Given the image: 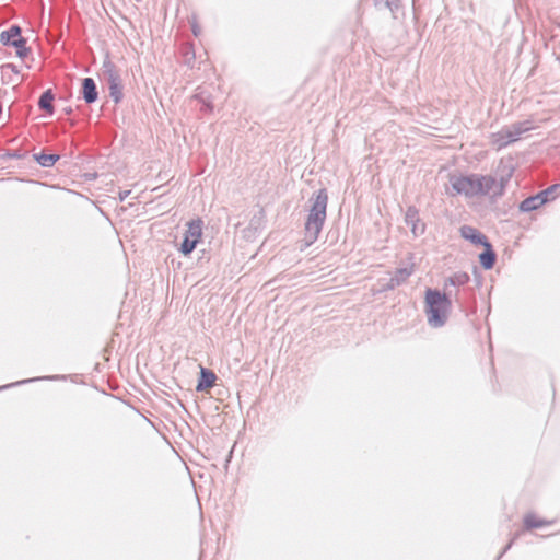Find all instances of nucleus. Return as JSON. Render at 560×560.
<instances>
[{
  "label": "nucleus",
  "mask_w": 560,
  "mask_h": 560,
  "mask_svg": "<svg viewBox=\"0 0 560 560\" xmlns=\"http://www.w3.org/2000/svg\"><path fill=\"white\" fill-rule=\"evenodd\" d=\"M36 162L45 168L51 167L58 160L59 155L57 154H39L35 156Z\"/></svg>",
  "instance_id": "2eb2a0df"
},
{
  "label": "nucleus",
  "mask_w": 560,
  "mask_h": 560,
  "mask_svg": "<svg viewBox=\"0 0 560 560\" xmlns=\"http://www.w3.org/2000/svg\"><path fill=\"white\" fill-rule=\"evenodd\" d=\"M514 539H512L500 552V555L497 557V560L501 559L503 555L512 547Z\"/></svg>",
  "instance_id": "6ab92c4d"
},
{
  "label": "nucleus",
  "mask_w": 560,
  "mask_h": 560,
  "mask_svg": "<svg viewBox=\"0 0 560 560\" xmlns=\"http://www.w3.org/2000/svg\"><path fill=\"white\" fill-rule=\"evenodd\" d=\"M405 222L410 228L413 237H420L425 233V223L421 220L415 208H408L405 213Z\"/></svg>",
  "instance_id": "423d86ee"
},
{
  "label": "nucleus",
  "mask_w": 560,
  "mask_h": 560,
  "mask_svg": "<svg viewBox=\"0 0 560 560\" xmlns=\"http://www.w3.org/2000/svg\"><path fill=\"white\" fill-rule=\"evenodd\" d=\"M495 254L490 245L483 246V252L479 255V261L485 269H490L493 266Z\"/></svg>",
  "instance_id": "9b49d317"
},
{
  "label": "nucleus",
  "mask_w": 560,
  "mask_h": 560,
  "mask_svg": "<svg viewBox=\"0 0 560 560\" xmlns=\"http://www.w3.org/2000/svg\"><path fill=\"white\" fill-rule=\"evenodd\" d=\"M52 101H54V94L50 90H47L42 94V96L39 98V103H38L39 107L51 115L54 113Z\"/></svg>",
  "instance_id": "4468645a"
},
{
  "label": "nucleus",
  "mask_w": 560,
  "mask_h": 560,
  "mask_svg": "<svg viewBox=\"0 0 560 560\" xmlns=\"http://www.w3.org/2000/svg\"><path fill=\"white\" fill-rule=\"evenodd\" d=\"M540 206L538 205V199H536L534 196L526 198L520 203V211L522 212H530L536 209H538Z\"/></svg>",
  "instance_id": "dca6fc26"
},
{
  "label": "nucleus",
  "mask_w": 560,
  "mask_h": 560,
  "mask_svg": "<svg viewBox=\"0 0 560 560\" xmlns=\"http://www.w3.org/2000/svg\"><path fill=\"white\" fill-rule=\"evenodd\" d=\"M58 380H66V376H63V375L62 376H60V375H51V376L31 377V378H26V380H21V381H16V382H12V383L5 384V385H1L0 386V392L7 390L9 388L18 387V386H21V385H24V384L38 382V381H58Z\"/></svg>",
  "instance_id": "1a4fd4ad"
},
{
  "label": "nucleus",
  "mask_w": 560,
  "mask_h": 560,
  "mask_svg": "<svg viewBox=\"0 0 560 560\" xmlns=\"http://www.w3.org/2000/svg\"><path fill=\"white\" fill-rule=\"evenodd\" d=\"M109 81V95L114 103L118 104L122 100V88L120 78L108 80Z\"/></svg>",
  "instance_id": "f8f14e48"
},
{
  "label": "nucleus",
  "mask_w": 560,
  "mask_h": 560,
  "mask_svg": "<svg viewBox=\"0 0 560 560\" xmlns=\"http://www.w3.org/2000/svg\"><path fill=\"white\" fill-rule=\"evenodd\" d=\"M504 185L495 177L480 173H456L448 177L445 195L467 201L494 205L503 195Z\"/></svg>",
  "instance_id": "f257e3e1"
},
{
  "label": "nucleus",
  "mask_w": 560,
  "mask_h": 560,
  "mask_svg": "<svg viewBox=\"0 0 560 560\" xmlns=\"http://www.w3.org/2000/svg\"><path fill=\"white\" fill-rule=\"evenodd\" d=\"M27 38L22 36L19 25H12L8 30L0 33V43L5 47H11L15 51V56L20 60L28 57L31 48L26 45Z\"/></svg>",
  "instance_id": "20e7f679"
},
{
  "label": "nucleus",
  "mask_w": 560,
  "mask_h": 560,
  "mask_svg": "<svg viewBox=\"0 0 560 560\" xmlns=\"http://www.w3.org/2000/svg\"><path fill=\"white\" fill-rule=\"evenodd\" d=\"M103 67L108 75V80L117 79L119 78L118 73L115 70L114 65L110 61H105L103 63Z\"/></svg>",
  "instance_id": "f3484780"
},
{
  "label": "nucleus",
  "mask_w": 560,
  "mask_h": 560,
  "mask_svg": "<svg viewBox=\"0 0 560 560\" xmlns=\"http://www.w3.org/2000/svg\"><path fill=\"white\" fill-rule=\"evenodd\" d=\"M25 33L28 36V38H35V31L33 28H27Z\"/></svg>",
  "instance_id": "aec40b11"
},
{
  "label": "nucleus",
  "mask_w": 560,
  "mask_h": 560,
  "mask_svg": "<svg viewBox=\"0 0 560 560\" xmlns=\"http://www.w3.org/2000/svg\"><path fill=\"white\" fill-rule=\"evenodd\" d=\"M459 233L463 238H465L472 245H480L483 247L487 244H489L486 236L482 233H480L478 230H476L475 228L463 226V228H460Z\"/></svg>",
  "instance_id": "6e6552de"
},
{
  "label": "nucleus",
  "mask_w": 560,
  "mask_h": 560,
  "mask_svg": "<svg viewBox=\"0 0 560 560\" xmlns=\"http://www.w3.org/2000/svg\"><path fill=\"white\" fill-rule=\"evenodd\" d=\"M202 229L200 222H191L187 225L180 244V253L189 255L201 241Z\"/></svg>",
  "instance_id": "39448f33"
},
{
  "label": "nucleus",
  "mask_w": 560,
  "mask_h": 560,
  "mask_svg": "<svg viewBox=\"0 0 560 560\" xmlns=\"http://www.w3.org/2000/svg\"><path fill=\"white\" fill-rule=\"evenodd\" d=\"M83 98L86 103L91 104L97 100L96 85L93 79L86 78L82 83Z\"/></svg>",
  "instance_id": "9d476101"
},
{
  "label": "nucleus",
  "mask_w": 560,
  "mask_h": 560,
  "mask_svg": "<svg viewBox=\"0 0 560 560\" xmlns=\"http://www.w3.org/2000/svg\"><path fill=\"white\" fill-rule=\"evenodd\" d=\"M548 195H549V190H544V191L535 195L534 197L536 199H538V205L541 207L542 205H545L547 202Z\"/></svg>",
  "instance_id": "a211bd4d"
},
{
  "label": "nucleus",
  "mask_w": 560,
  "mask_h": 560,
  "mask_svg": "<svg viewBox=\"0 0 560 560\" xmlns=\"http://www.w3.org/2000/svg\"><path fill=\"white\" fill-rule=\"evenodd\" d=\"M424 306L428 325L432 328H440L447 322L451 301L438 291L428 289L424 293Z\"/></svg>",
  "instance_id": "7ed1b4c3"
},
{
  "label": "nucleus",
  "mask_w": 560,
  "mask_h": 560,
  "mask_svg": "<svg viewBox=\"0 0 560 560\" xmlns=\"http://www.w3.org/2000/svg\"><path fill=\"white\" fill-rule=\"evenodd\" d=\"M11 70H12L15 74H18V73H19V71H18L14 67H11Z\"/></svg>",
  "instance_id": "412c9836"
},
{
  "label": "nucleus",
  "mask_w": 560,
  "mask_h": 560,
  "mask_svg": "<svg viewBox=\"0 0 560 560\" xmlns=\"http://www.w3.org/2000/svg\"><path fill=\"white\" fill-rule=\"evenodd\" d=\"M327 205V190L320 188L311 199V206L304 223V241L306 246L312 245L318 238L326 220Z\"/></svg>",
  "instance_id": "f03ea898"
},
{
  "label": "nucleus",
  "mask_w": 560,
  "mask_h": 560,
  "mask_svg": "<svg viewBox=\"0 0 560 560\" xmlns=\"http://www.w3.org/2000/svg\"><path fill=\"white\" fill-rule=\"evenodd\" d=\"M552 522L545 521V520H537L534 514H527L524 517V527L526 529H534V528H540L546 525H550Z\"/></svg>",
  "instance_id": "ddd939ff"
},
{
  "label": "nucleus",
  "mask_w": 560,
  "mask_h": 560,
  "mask_svg": "<svg viewBox=\"0 0 560 560\" xmlns=\"http://www.w3.org/2000/svg\"><path fill=\"white\" fill-rule=\"evenodd\" d=\"M199 370L200 372L196 385V390L207 392L215 385V381L218 377L212 370L203 366L202 364H199Z\"/></svg>",
  "instance_id": "0eeeda50"
}]
</instances>
